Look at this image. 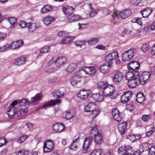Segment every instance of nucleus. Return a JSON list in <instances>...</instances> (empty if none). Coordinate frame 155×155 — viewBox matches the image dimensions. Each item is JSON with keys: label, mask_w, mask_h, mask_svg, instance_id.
Wrapping results in <instances>:
<instances>
[{"label": "nucleus", "mask_w": 155, "mask_h": 155, "mask_svg": "<svg viewBox=\"0 0 155 155\" xmlns=\"http://www.w3.org/2000/svg\"><path fill=\"white\" fill-rule=\"evenodd\" d=\"M28 137L27 135H22L18 140V142L19 143H21L24 141Z\"/></svg>", "instance_id": "obj_54"}, {"label": "nucleus", "mask_w": 155, "mask_h": 155, "mask_svg": "<svg viewBox=\"0 0 155 155\" xmlns=\"http://www.w3.org/2000/svg\"><path fill=\"white\" fill-rule=\"evenodd\" d=\"M94 141L96 144H99L102 140V136L100 134H98L94 137Z\"/></svg>", "instance_id": "obj_41"}, {"label": "nucleus", "mask_w": 155, "mask_h": 155, "mask_svg": "<svg viewBox=\"0 0 155 155\" xmlns=\"http://www.w3.org/2000/svg\"><path fill=\"white\" fill-rule=\"evenodd\" d=\"M27 112V109L22 108L20 109L17 112L18 116H23L25 115Z\"/></svg>", "instance_id": "obj_45"}, {"label": "nucleus", "mask_w": 155, "mask_h": 155, "mask_svg": "<svg viewBox=\"0 0 155 155\" xmlns=\"http://www.w3.org/2000/svg\"><path fill=\"white\" fill-rule=\"evenodd\" d=\"M58 80V78L56 76H55L52 78L49 79L48 82L49 84L53 83L56 82Z\"/></svg>", "instance_id": "obj_56"}, {"label": "nucleus", "mask_w": 155, "mask_h": 155, "mask_svg": "<svg viewBox=\"0 0 155 155\" xmlns=\"http://www.w3.org/2000/svg\"><path fill=\"white\" fill-rule=\"evenodd\" d=\"M142 148L141 150L149 153L148 150L149 149V144L147 143H144L142 144Z\"/></svg>", "instance_id": "obj_48"}, {"label": "nucleus", "mask_w": 155, "mask_h": 155, "mask_svg": "<svg viewBox=\"0 0 155 155\" xmlns=\"http://www.w3.org/2000/svg\"><path fill=\"white\" fill-rule=\"evenodd\" d=\"M136 101L140 103H142L144 101H145L144 95L143 93H139L136 95Z\"/></svg>", "instance_id": "obj_31"}, {"label": "nucleus", "mask_w": 155, "mask_h": 155, "mask_svg": "<svg viewBox=\"0 0 155 155\" xmlns=\"http://www.w3.org/2000/svg\"><path fill=\"white\" fill-rule=\"evenodd\" d=\"M52 128L54 131L59 132L64 130L65 127L63 124L58 123L54 124Z\"/></svg>", "instance_id": "obj_19"}, {"label": "nucleus", "mask_w": 155, "mask_h": 155, "mask_svg": "<svg viewBox=\"0 0 155 155\" xmlns=\"http://www.w3.org/2000/svg\"><path fill=\"white\" fill-rule=\"evenodd\" d=\"M50 49V47L46 46L40 49L39 50L36 51V54H38L37 58H38L40 57L41 56V54H44L49 52Z\"/></svg>", "instance_id": "obj_21"}, {"label": "nucleus", "mask_w": 155, "mask_h": 155, "mask_svg": "<svg viewBox=\"0 0 155 155\" xmlns=\"http://www.w3.org/2000/svg\"><path fill=\"white\" fill-rule=\"evenodd\" d=\"M7 113L9 118H12L13 117L15 114V107H9Z\"/></svg>", "instance_id": "obj_36"}, {"label": "nucleus", "mask_w": 155, "mask_h": 155, "mask_svg": "<svg viewBox=\"0 0 155 155\" xmlns=\"http://www.w3.org/2000/svg\"><path fill=\"white\" fill-rule=\"evenodd\" d=\"M123 78L122 73L120 71L116 72L113 78V81L115 83H119L121 81Z\"/></svg>", "instance_id": "obj_17"}, {"label": "nucleus", "mask_w": 155, "mask_h": 155, "mask_svg": "<svg viewBox=\"0 0 155 155\" xmlns=\"http://www.w3.org/2000/svg\"><path fill=\"white\" fill-rule=\"evenodd\" d=\"M89 8L91 10L90 12L89 16L91 17H94L97 14V13L99 12V10L97 9H95L92 7V5L90 3L88 5Z\"/></svg>", "instance_id": "obj_29"}, {"label": "nucleus", "mask_w": 155, "mask_h": 155, "mask_svg": "<svg viewBox=\"0 0 155 155\" xmlns=\"http://www.w3.org/2000/svg\"><path fill=\"white\" fill-rule=\"evenodd\" d=\"M72 38L69 35L65 38H63L61 40V42L64 44H68L71 42Z\"/></svg>", "instance_id": "obj_42"}, {"label": "nucleus", "mask_w": 155, "mask_h": 155, "mask_svg": "<svg viewBox=\"0 0 155 155\" xmlns=\"http://www.w3.org/2000/svg\"><path fill=\"white\" fill-rule=\"evenodd\" d=\"M74 10L73 7L68 5L64 6L62 8V11L67 17L72 14L74 12Z\"/></svg>", "instance_id": "obj_12"}, {"label": "nucleus", "mask_w": 155, "mask_h": 155, "mask_svg": "<svg viewBox=\"0 0 155 155\" xmlns=\"http://www.w3.org/2000/svg\"><path fill=\"white\" fill-rule=\"evenodd\" d=\"M27 28H28V31L31 33L34 32L37 28L35 24H32L30 22L28 23Z\"/></svg>", "instance_id": "obj_32"}, {"label": "nucleus", "mask_w": 155, "mask_h": 155, "mask_svg": "<svg viewBox=\"0 0 155 155\" xmlns=\"http://www.w3.org/2000/svg\"><path fill=\"white\" fill-rule=\"evenodd\" d=\"M141 18H134L132 19L131 21L132 23H137L140 25H141L142 22L141 20Z\"/></svg>", "instance_id": "obj_46"}, {"label": "nucleus", "mask_w": 155, "mask_h": 155, "mask_svg": "<svg viewBox=\"0 0 155 155\" xmlns=\"http://www.w3.org/2000/svg\"><path fill=\"white\" fill-rule=\"evenodd\" d=\"M88 92L85 89L81 90L77 94L78 97L82 99H87L89 95Z\"/></svg>", "instance_id": "obj_23"}, {"label": "nucleus", "mask_w": 155, "mask_h": 155, "mask_svg": "<svg viewBox=\"0 0 155 155\" xmlns=\"http://www.w3.org/2000/svg\"><path fill=\"white\" fill-rule=\"evenodd\" d=\"M95 105L93 102H91L86 105L84 108V111L88 112L93 111L95 108Z\"/></svg>", "instance_id": "obj_26"}, {"label": "nucleus", "mask_w": 155, "mask_h": 155, "mask_svg": "<svg viewBox=\"0 0 155 155\" xmlns=\"http://www.w3.org/2000/svg\"><path fill=\"white\" fill-rule=\"evenodd\" d=\"M26 58L25 57H22L16 59L14 64L17 66H19L24 64L26 62Z\"/></svg>", "instance_id": "obj_30"}, {"label": "nucleus", "mask_w": 155, "mask_h": 155, "mask_svg": "<svg viewBox=\"0 0 155 155\" xmlns=\"http://www.w3.org/2000/svg\"><path fill=\"white\" fill-rule=\"evenodd\" d=\"M98 130L96 127H94L92 128L90 132L89 137L85 138L83 145V149L87 150L89 148L90 145L92 141V139L94 136L98 134Z\"/></svg>", "instance_id": "obj_1"}, {"label": "nucleus", "mask_w": 155, "mask_h": 155, "mask_svg": "<svg viewBox=\"0 0 155 155\" xmlns=\"http://www.w3.org/2000/svg\"><path fill=\"white\" fill-rule=\"evenodd\" d=\"M133 73L132 71L128 72L127 74V78L128 80L130 79H134V77H133Z\"/></svg>", "instance_id": "obj_58"}, {"label": "nucleus", "mask_w": 155, "mask_h": 155, "mask_svg": "<svg viewBox=\"0 0 155 155\" xmlns=\"http://www.w3.org/2000/svg\"><path fill=\"white\" fill-rule=\"evenodd\" d=\"M132 97V93L130 91L125 92L121 96V101L123 103H126L129 101Z\"/></svg>", "instance_id": "obj_8"}, {"label": "nucleus", "mask_w": 155, "mask_h": 155, "mask_svg": "<svg viewBox=\"0 0 155 155\" xmlns=\"http://www.w3.org/2000/svg\"><path fill=\"white\" fill-rule=\"evenodd\" d=\"M149 153L151 155H155V147H152L150 148Z\"/></svg>", "instance_id": "obj_62"}, {"label": "nucleus", "mask_w": 155, "mask_h": 155, "mask_svg": "<svg viewBox=\"0 0 155 155\" xmlns=\"http://www.w3.org/2000/svg\"><path fill=\"white\" fill-rule=\"evenodd\" d=\"M43 94L41 93H38L35 96L31 98L29 101L30 105H35L38 104L39 101L42 100Z\"/></svg>", "instance_id": "obj_7"}, {"label": "nucleus", "mask_w": 155, "mask_h": 155, "mask_svg": "<svg viewBox=\"0 0 155 155\" xmlns=\"http://www.w3.org/2000/svg\"><path fill=\"white\" fill-rule=\"evenodd\" d=\"M74 115V111L73 110H70L67 112L65 115V118L67 119H69L73 117Z\"/></svg>", "instance_id": "obj_43"}, {"label": "nucleus", "mask_w": 155, "mask_h": 155, "mask_svg": "<svg viewBox=\"0 0 155 155\" xmlns=\"http://www.w3.org/2000/svg\"><path fill=\"white\" fill-rule=\"evenodd\" d=\"M131 13V11L129 9H125L119 13V15L116 12H115L112 15V17L114 20L117 21L119 18L122 19H125L130 16Z\"/></svg>", "instance_id": "obj_2"}, {"label": "nucleus", "mask_w": 155, "mask_h": 155, "mask_svg": "<svg viewBox=\"0 0 155 155\" xmlns=\"http://www.w3.org/2000/svg\"><path fill=\"white\" fill-rule=\"evenodd\" d=\"M92 118V119H94L96 117L98 114L100 113V110H94L91 111Z\"/></svg>", "instance_id": "obj_51"}, {"label": "nucleus", "mask_w": 155, "mask_h": 155, "mask_svg": "<svg viewBox=\"0 0 155 155\" xmlns=\"http://www.w3.org/2000/svg\"><path fill=\"white\" fill-rule=\"evenodd\" d=\"M29 153L28 151L24 150L20 151L16 153L17 155H28Z\"/></svg>", "instance_id": "obj_60"}, {"label": "nucleus", "mask_w": 155, "mask_h": 155, "mask_svg": "<svg viewBox=\"0 0 155 155\" xmlns=\"http://www.w3.org/2000/svg\"><path fill=\"white\" fill-rule=\"evenodd\" d=\"M128 85L129 88H134L139 85L140 84L138 80L135 79H132L129 80Z\"/></svg>", "instance_id": "obj_24"}, {"label": "nucleus", "mask_w": 155, "mask_h": 155, "mask_svg": "<svg viewBox=\"0 0 155 155\" xmlns=\"http://www.w3.org/2000/svg\"><path fill=\"white\" fill-rule=\"evenodd\" d=\"M150 117L149 115H143L142 117V119L144 121H148L150 119Z\"/></svg>", "instance_id": "obj_63"}, {"label": "nucleus", "mask_w": 155, "mask_h": 155, "mask_svg": "<svg viewBox=\"0 0 155 155\" xmlns=\"http://www.w3.org/2000/svg\"><path fill=\"white\" fill-rule=\"evenodd\" d=\"M44 23L46 25H48L52 23L55 20L54 17L49 16L44 17L42 19Z\"/></svg>", "instance_id": "obj_25"}, {"label": "nucleus", "mask_w": 155, "mask_h": 155, "mask_svg": "<svg viewBox=\"0 0 155 155\" xmlns=\"http://www.w3.org/2000/svg\"><path fill=\"white\" fill-rule=\"evenodd\" d=\"M140 63L136 61H132L128 64V69L130 70H136L140 67Z\"/></svg>", "instance_id": "obj_14"}, {"label": "nucleus", "mask_w": 155, "mask_h": 155, "mask_svg": "<svg viewBox=\"0 0 155 155\" xmlns=\"http://www.w3.org/2000/svg\"><path fill=\"white\" fill-rule=\"evenodd\" d=\"M126 149H124L123 147H120L118 150V155H124L127 152V151L126 150Z\"/></svg>", "instance_id": "obj_50"}, {"label": "nucleus", "mask_w": 155, "mask_h": 155, "mask_svg": "<svg viewBox=\"0 0 155 155\" xmlns=\"http://www.w3.org/2000/svg\"><path fill=\"white\" fill-rule=\"evenodd\" d=\"M68 35V33L65 31H60L58 33V35L60 37L65 38L67 35Z\"/></svg>", "instance_id": "obj_55"}, {"label": "nucleus", "mask_w": 155, "mask_h": 155, "mask_svg": "<svg viewBox=\"0 0 155 155\" xmlns=\"http://www.w3.org/2000/svg\"><path fill=\"white\" fill-rule=\"evenodd\" d=\"M135 50V49L131 48L123 53L122 57L123 61L126 62L131 60L134 57Z\"/></svg>", "instance_id": "obj_4"}, {"label": "nucleus", "mask_w": 155, "mask_h": 155, "mask_svg": "<svg viewBox=\"0 0 155 155\" xmlns=\"http://www.w3.org/2000/svg\"><path fill=\"white\" fill-rule=\"evenodd\" d=\"M23 43V41L22 40L13 41L11 43L12 48L15 49L17 48L22 45Z\"/></svg>", "instance_id": "obj_33"}, {"label": "nucleus", "mask_w": 155, "mask_h": 155, "mask_svg": "<svg viewBox=\"0 0 155 155\" xmlns=\"http://www.w3.org/2000/svg\"><path fill=\"white\" fill-rule=\"evenodd\" d=\"M68 21V22H73L78 21L80 19V17L78 15L71 14L67 17Z\"/></svg>", "instance_id": "obj_28"}, {"label": "nucleus", "mask_w": 155, "mask_h": 155, "mask_svg": "<svg viewBox=\"0 0 155 155\" xmlns=\"http://www.w3.org/2000/svg\"><path fill=\"white\" fill-rule=\"evenodd\" d=\"M18 105L20 106H26L30 104L29 101L25 99H22L20 100H18Z\"/></svg>", "instance_id": "obj_40"}, {"label": "nucleus", "mask_w": 155, "mask_h": 155, "mask_svg": "<svg viewBox=\"0 0 155 155\" xmlns=\"http://www.w3.org/2000/svg\"><path fill=\"white\" fill-rule=\"evenodd\" d=\"M128 123L124 122L120 123L118 126V128L119 133L121 135L124 134L127 132Z\"/></svg>", "instance_id": "obj_10"}, {"label": "nucleus", "mask_w": 155, "mask_h": 155, "mask_svg": "<svg viewBox=\"0 0 155 155\" xmlns=\"http://www.w3.org/2000/svg\"><path fill=\"white\" fill-rule=\"evenodd\" d=\"M86 74L92 75L95 74L96 72V69L94 67L89 66L83 68L82 69Z\"/></svg>", "instance_id": "obj_16"}, {"label": "nucleus", "mask_w": 155, "mask_h": 155, "mask_svg": "<svg viewBox=\"0 0 155 155\" xmlns=\"http://www.w3.org/2000/svg\"><path fill=\"white\" fill-rule=\"evenodd\" d=\"M56 70L55 68L51 67L46 69L45 71V72L48 74L55 71Z\"/></svg>", "instance_id": "obj_52"}, {"label": "nucleus", "mask_w": 155, "mask_h": 155, "mask_svg": "<svg viewBox=\"0 0 155 155\" xmlns=\"http://www.w3.org/2000/svg\"><path fill=\"white\" fill-rule=\"evenodd\" d=\"M108 85V83L107 81H99L97 84L98 87L103 90Z\"/></svg>", "instance_id": "obj_39"}, {"label": "nucleus", "mask_w": 155, "mask_h": 155, "mask_svg": "<svg viewBox=\"0 0 155 155\" xmlns=\"http://www.w3.org/2000/svg\"><path fill=\"white\" fill-rule=\"evenodd\" d=\"M11 46V44L10 45L9 44H6L5 45L2 46V48H1V51H5L6 50L9 49L10 48H12V47Z\"/></svg>", "instance_id": "obj_53"}, {"label": "nucleus", "mask_w": 155, "mask_h": 155, "mask_svg": "<svg viewBox=\"0 0 155 155\" xmlns=\"http://www.w3.org/2000/svg\"><path fill=\"white\" fill-rule=\"evenodd\" d=\"M101 151L100 150L97 149L94 151L90 155H100Z\"/></svg>", "instance_id": "obj_64"}, {"label": "nucleus", "mask_w": 155, "mask_h": 155, "mask_svg": "<svg viewBox=\"0 0 155 155\" xmlns=\"http://www.w3.org/2000/svg\"><path fill=\"white\" fill-rule=\"evenodd\" d=\"M67 61L66 58L64 57L56 58V65L58 67H60L63 65Z\"/></svg>", "instance_id": "obj_22"}, {"label": "nucleus", "mask_w": 155, "mask_h": 155, "mask_svg": "<svg viewBox=\"0 0 155 155\" xmlns=\"http://www.w3.org/2000/svg\"><path fill=\"white\" fill-rule=\"evenodd\" d=\"M155 131V128L153 127H152L150 128V130L147 133V135L148 136H150Z\"/></svg>", "instance_id": "obj_59"}, {"label": "nucleus", "mask_w": 155, "mask_h": 155, "mask_svg": "<svg viewBox=\"0 0 155 155\" xmlns=\"http://www.w3.org/2000/svg\"><path fill=\"white\" fill-rule=\"evenodd\" d=\"M78 141V138H77L75 140H73L71 144L70 149L73 151L76 150L78 147L77 144Z\"/></svg>", "instance_id": "obj_38"}, {"label": "nucleus", "mask_w": 155, "mask_h": 155, "mask_svg": "<svg viewBox=\"0 0 155 155\" xmlns=\"http://www.w3.org/2000/svg\"><path fill=\"white\" fill-rule=\"evenodd\" d=\"M85 41L84 40H78L74 42V44L77 46L81 47L84 45L85 44Z\"/></svg>", "instance_id": "obj_49"}, {"label": "nucleus", "mask_w": 155, "mask_h": 155, "mask_svg": "<svg viewBox=\"0 0 155 155\" xmlns=\"http://www.w3.org/2000/svg\"><path fill=\"white\" fill-rule=\"evenodd\" d=\"M61 103L60 100L59 99H56L55 100H52L49 102L45 103L43 105L42 108L43 109L54 106L55 104H59Z\"/></svg>", "instance_id": "obj_13"}, {"label": "nucleus", "mask_w": 155, "mask_h": 155, "mask_svg": "<svg viewBox=\"0 0 155 155\" xmlns=\"http://www.w3.org/2000/svg\"><path fill=\"white\" fill-rule=\"evenodd\" d=\"M153 10L149 7H147L141 10L140 12L144 18L148 17L153 12Z\"/></svg>", "instance_id": "obj_20"}, {"label": "nucleus", "mask_w": 155, "mask_h": 155, "mask_svg": "<svg viewBox=\"0 0 155 155\" xmlns=\"http://www.w3.org/2000/svg\"><path fill=\"white\" fill-rule=\"evenodd\" d=\"M53 94L54 97L56 98H62L64 95L63 92H61L58 90H54Z\"/></svg>", "instance_id": "obj_34"}, {"label": "nucleus", "mask_w": 155, "mask_h": 155, "mask_svg": "<svg viewBox=\"0 0 155 155\" xmlns=\"http://www.w3.org/2000/svg\"><path fill=\"white\" fill-rule=\"evenodd\" d=\"M149 48V45L148 44H145L143 45L141 47V49L142 51L146 52L147 51H148Z\"/></svg>", "instance_id": "obj_57"}, {"label": "nucleus", "mask_w": 155, "mask_h": 155, "mask_svg": "<svg viewBox=\"0 0 155 155\" xmlns=\"http://www.w3.org/2000/svg\"><path fill=\"white\" fill-rule=\"evenodd\" d=\"M99 41V39L97 38H93L87 41L88 44L91 45L96 44Z\"/></svg>", "instance_id": "obj_47"}, {"label": "nucleus", "mask_w": 155, "mask_h": 155, "mask_svg": "<svg viewBox=\"0 0 155 155\" xmlns=\"http://www.w3.org/2000/svg\"><path fill=\"white\" fill-rule=\"evenodd\" d=\"M54 63H55L56 64V58L53 57L47 63V65L48 66H50L51 65Z\"/></svg>", "instance_id": "obj_61"}, {"label": "nucleus", "mask_w": 155, "mask_h": 155, "mask_svg": "<svg viewBox=\"0 0 155 155\" xmlns=\"http://www.w3.org/2000/svg\"><path fill=\"white\" fill-rule=\"evenodd\" d=\"M82 81V77L79 75L74 76L71 78L70 81L71 85L73 86H75L78 83Z\"/></svg>", "instance_id": "obj_11"}, {"label": "nucleus", "mask_w": 155, "mask_h": 155, "mask_svg": "<svg viewBox=\"0 0 155 155\" xmlns=\"http://www.w3.org/2000/svg\"><path fill=\"white\" fill-rule=\"evenodd\" d=\"M114 88L111 85H108L103 90V94L105 96L111 95L114 91Z\"/></svg>", "instance_id": "obj_9"}, {"label": "nucleus", "mask_w": 155, "mask_h": 155, "mask_svg": "<svg viewBox=\"0 0 155 155\" xmlns=\"http://www.w3.org/2000/svg\"><path fill=\"white\" fill-rule=\"evenodd\" d=\"M118 57L117 52L115 51L107 54L105 57V60L107 64L111 65L114 61L116 60Z\"/></svg>", "instance_id": "obj_3"}, {"label": "nucleus", "mask_w": 155, "mask_h": 155, "mask_svg": "<svg viewBox=\"0 0 155 155\" xmlns=\"http://www.w3.org/2000/svg\"><path fill=\"white\" fill-rule=\"evenodd\" d=\"M77 66L75 63H72L69 64L66 69V71L68 73H72L76 69Z\"/></svg>", "instance_id": "obj_35"}, {"label": "nucleus", "mask_w": 155, "mask_h": 155, "mask_svg": "<svg viewBox=\"0 0 155 155\" xmlns=\"http://www.w3.org/2000/svg\"><path fill=\"white\" fill-rule=\"evenodd\" d=\"M150 76V73L148 72H142L138 78L140 84L143 85L146 84L149 81Z\"/></svg>", "instance_id": "obj_5"}, {"label": "nucleus", "mask_w": 155, "mask_h": 155, "mask_svg": "<svg viewBox=\"0 0 155 155\" xmlns=\"http://www.w3.org/2000/svg\"><path fill=\"white\" fill-rule=\"evenodd\" d=\"M114 119L118 122H120L122 120L121 114L117 109H114L112 110Z\"/></svg>", "instance_id": "obj_18"}, {"label": "nucleus", "mask_w": 155, "mask_h": 155, "mask_svg": "<svg viewBox=\"0 0 155 155\" xmlns=\"http://www.w3.org/2000/svg\"><path fill=\"white\" fill-rule=\"evenodd\" d=\"M8 21L10 24V28H13L17 25V19L14 17H10L8 18Z\"/></svg>", "instance_id": "obj_37"}, {"label": "nucleus", "mask_w": 155, "mask_h": 155, "mask_svg": "<svg viewBox=\"0 0 155 155\" xmlns=\"http://www.w3.org/2000/svg\"><path fill=\"white\" fill-rule=\"evenodd\" d=\"M111 65L103 64L100 66L99 68L100 71L104 74H106L108 73L111 69Z\"/></svg>", "instance_id": "obj_15"}, {"label": "nucleus", "mask_w": 155, "mask_h": 155, "mask_svg": "<svg viewBox=\"0 0 155 155\" xmlns=\"http://www.w3.org/2000/svg\"><path fill=\"white\" fill-rule=\"evenodd\" d=\"M54 148V144L51 140L48 139L44 142L43 150L45 153H48L52 151Z\"/></svg>", "instance_id": "obj_6"}, {"label": "nucleus", "mask_w": 155, "mask_h": 155, "mask_svg": "<svg viewBox=\"0 0 155 155\" xmlns=\"http://www.w3.org/2000/svg\"><path fill=\"white\" fill-rule=\"evenodd\" d=\"M53 7L48 5L45 6L41 9V12L42 13H46L51 11Z\"/></svg>", "instance_id": "obj_44"}, {"label": "nucleus", "mask_w": 155, "mask_h": 155, "mask_svg": "<svg viewBox=\"0 0 155 155\" xmlns=\"http://www.w3.org/2000/svg\"><path fill=\"white\" fill-rule=\"evenodd\" d=\"M91 97L96 102H102L104 100L103 96L98 93L92 94Z\"/></svg>", "instance_id": "obj_27"}]
</instances>
